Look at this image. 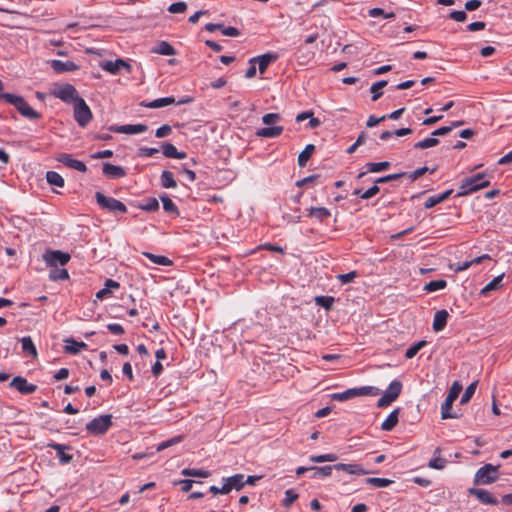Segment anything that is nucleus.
Segmentation results:
<instances>
[{"instance_id":"obj_52","label":"nucleus","mask_w":512,"mask_h":512,"mask_svg":"<svg viewBox=\"0 0 512 512\" xmlns=\"http://www.w3.org/2000/svg\"><path fill=\"white\" fill-rule=\"evenodd\" d=\"M438 143H439V140L436 137H430V138H426L424 140H421V141L415 143L414 148L426 149V148L434 147V146L438 145Z\"/></svg>"},{"instance_id":"obj_43","label":"nucleus","mask_w":512,"mask_h":512,"mask_svg":"<svg viewBox=\"0 0 512 512\" xmlns=\"http://www.w3.org/2000/svg\"><path fill=\"white\" fill-rule=\"evenodd\" d=\"M314 301L316 305L329 311L332 309L335 299L332 296H317L315 297Z\"/></svg>"},{"instance_id":"obj_60","label":"nucleus","mask_w":512,"mask_h":512,"mask_svg":"<svg viewBox=\"0 0 512 512\" xmlns=\"http://www.w3.org/2000/svg\"><path fill=\"white\" fill-rule=\"evenodd\" d=\"M405 175H406L405 172L386 175V176H383V177H380V178L376 179L375 183H376V185L378 183H387V182H390V181H393V180H397V179H399V178H401V177H403Z\"/></svg>"},{"instance_id":"obj_48","label":"nucleus","mask_w":512,"mask_h":512,"mask_svg":"<svg viewBox=\"0 0 512 512\" xmlns=\"http://www.w3.org/2000/svg\"><path fill=\"white\" fill-rule=\"evenodd\" d=\"M427 345V341L421 340L410 346L405 353L407 359H412L423 347Z\"/></svg>"},{"instance_id":"obj_19","label":"nucleus","mask_w":512,"mask_h":512,"mask_svg":"<svg viewBox=\"0 0 512 512\" xmlns=\"http://www.w3.org/2000/svg\"><path fill=\"white\" fill-rule=\"evenodd\" d=\"M50 66L56 73L72 72L78 69V66L72 61L51 60Z\"/></svg>"},{"instance_id":"obj_53","label":"nucleus","mask_w":512,"mask_h":512,"mask_svg":"<svg viewBox=\"0 0 512 512\" xmlns=\"http://www.w3.org/2000/svg\"><path fill=\"white\" fill-rule=\"evenodd\" d=\"M446 463H447V461L445 458H442L440 456H435L434 458H432L429 461L428 466L432 469L441 470V469L445 468Z\"/></svg>"},{"instance_id":"obj_23","label":"nucleus","mask_w":512,"mask_h":512,"mask_svg":"<svg viewBox=\"0 0 512 512\" xmlns=\"http://www.w3.org/2000/svg\"><path fill=\"white\" fill-rule=\"evenodd\" d=\"M448 317H449V314L446 310H439L435 313L434 315V320H433V330L435 332H439V331H442L446 325H447V320H448Z\"/></svg>"},{"instance_id":"obj_11","label":"nucleus","mask_w":512,"mask_h":512,"mask_svg":"<svg viewBox=\"0 0 512 512\" xmlns=\"http://www.w3.org/2000/svg\"><path fill=\"white\" fill-rule=\"evenodd\" d=\"M54 96L66 103H76L81 97L76 88L71 84H63L54 91Z\"/></svg>"},{"instance_id":"obj_13","label":"nucleus","mask_w":512,"mask_h":512,"mask_svg":"<svg viewBox=\"0 0 512 512\" xmlns=\"http://www.w3.org/2000/svg\"><path fill=\"white\" fill-rule=\"evenodd\" d=\"M10 387L25 395L32 394L37 389L36 385L28 383L27 379L21 376L14 377L10 382Z\"/></svg>"},{"instance_id":"obj_18","label":"nucleus","mask_w":512,"mask_h":512,"mask_svg":"<svg viewBox=\"0 0 512 512\" xmlns=\"http://www.w3.org/2000/svg\"><path fill=\"white\" fill-rule=\"evenodd\" d=\"M102 170H103V174L109 178L116 179V178H122V177L126 176V171L123 167L113 165L111 163H104Z\"/></svg>"},{"instance_id":"obj_12","label":"nucleus","mask_w":512,"mask_h":512,"mask_svg":"<svg viewBox=\"0 0 512 512\" xmlns=\"http://www.w3.org/2000/svg\"><path fill=\"white\" fill-rule=\"evenodd\" d=\"M56 160L62 163L63 165L71 169L77 170L79 172L84 173L87 171V166L85 165V163L80 160L74 159L71 154L61 153L56 157Z\"/></svg>"},{"instance_id":"obj_51","label":"nucleus","mask_w":512,"mask_h":512,"mask_svg":"<svg viewBox=\"0 0 512 512\" xmlns=\"http://www.w3.org/2000/svg\"><path fill=\"white\" fill-rule=\"evenodd\" d=\"M477 387V381L472 382L464 391L463 395L461 396L460 403L466 404L470 401L472 396L474 395Z\"/></svg>"},{"instance_id":"obj_33","label":"nucleus","mask_w":512,"mask_h":512,"mask_svg":"<svg viewBox=\"0 0 512 512\" xmlns=\"http://www.w3.org/2000/svg\"><path fill=\"white\" fill-rule=\"evenodd\" d=\"M160 181H161L162 187H164V188L169 189V188L177 187V182L174 179V175L169 170L162 171L161 176H160Z\"/></svg>"},{"instance_id":"obj_41","label":"nucleus","mask_w":512,"mask_h":512,"mask_svg":"<svg viewBox=\"0 0 512 512\" xmlns=\"http://www.w3.org/2000/svg\"><path fill=\"white\" fill-rule=\"evenodd\" d=\"M49 278L52 281L67 280L69 279V273L67 269H58L57 267H51Z\"/></svg>"},{"instance_id":"obj_47","label":"nucleus","mask_w":512,"mask_h":512,"mask_svg":"<svg viewBox=\"0 0 512 512\" xmlns=\"http://www.w3.org/2000/svg\"><path fill=\"white\" fill-rule=\"evenodd\" d=\"M338 459V456L334 453L322 454V455H312L309 457V460L313 463H323V462H334Z\"/></svg>"},{"instance_id":"obj_5","label":"nucleus","mask_w":512,"mask_h":512,"mask_svg":"<svg viewBox=\"0 0 512 512\" xmlns=\"http://www.w3.org/2000/svg\"><path fill=\"white\" fill-rule=\"evenodd\" d=\"M379 393V390L372 386H364L360 388H351L344 392L340 393H333L331 395V398L336 401H346L355 397L359 396H366V395H377Z\"/></svg>"},{"instance_id":"obj_55","label":"nucleus","mask_w":512,"mask_h":512,"mask_svg":"<svg viewBox=\"0 0 512 512\" xmlns=\"http://www.w3.org/2000/svg\"><path fill=\"white\" fill-rule=\"evenodd\" d=\"M182 438H183L182 436H176V437H173V438H171L169 440L163 441V442H161L157 446L156 450L157 451H162V450H164V449H166V448H168V447H170V446H172L174 444H177V443L181 442Z\"/></svg>"},{"instance_id":"obj_32","label":"nucleus","mask_w":512,"mask_h":512,"mask_svg":"<svg viewBox=\"0 0 512 512\" xmlns=\"http://www.w3.org/2000/svg\"><path fill=\"white\" fill-rule=\"evenodd\" d=\"M20 342L22 344V350L24 353L32 356L33 358L37 357L38 353L30 336L22 337Z\"/></svg>"},{"instance_id":"obj_36","label":"nucleus","mask_w":512,"mask_h":512,"mask_svg":"<svg viewBox=\"0 0 512 512\" xmlns=\"http://www.w3.org/2000/svg\"><path fill=\"white\" fill-rule=\"evenodd\" d=\"M65 342V351L70 354H77L87 346L84 342H78L74 339H68Z\"/></svg>"},{"instance_id":"obj_34","label":"nucleus","mask_w":512,"mask_h":512,"mask_svg":"<svg viewBox=\"0 0 512 512\" xmlns=\"http://www.w3.org/2000/svg\"><path fill=\"white\" fill-rule=\"evenodd\" d=\"M160 199L162 201L163 209L165 210V212L174 216H179L178 207L166 194L160 196Z\"/></svg>"},{"instance_id":"obj_45","label":"nucleus","mask_w":512,"mask_h":512,"mask_svg":"<svg viewBox=\"0 0 512 512\" xmlns=\"http://www.w3.org/2000/svg\"><path fill=\"white\" fill-rule=\"evenodd\" d=\"M387 85V81L380 80L376 83H374L371 88L370 92L372 93V101H377L382 96V89Z\"/></svg>"},{"instance_id":"obj_9","label":"nucleus","mask_w":512,"mask_h":512,"mask_svg":"<svg viewBox=\"0 0 512 512\" xmlns=\"http://www.w3.org/2000/svg\"><path fill=\"white\" fill-rule=\"evenodd\" d=\"M74 118L81 127H85L92 119V112L83 98L74 103Z\"/></svg>"},{"instance_id":"obj_56","label":"nucleus","mask_w":512,"mask_h":512,"mask_svg":"<svg viewBox=\"0 0 512 512\" xmlns=\"http://www.w3.org/2000/svg\"><path fill=\"white\" fill-rule=\"evenodd\" d=\"M357 277L356 271H351L346 274H339L337 275V279L341 284H348L354 281V279Z\"/></svg>"},{"instance_id":"obj_58","label":"nucleus","mask_w":512,"mask_h":512,"mask_svg":"<svg viewBox=\"0 0 512 512\" xmlns=\"http://www.w3.org/2000/svg\"><path fill=\"white\" fill-rule=\"evenodd\" d=\"M187 9V4L185 2H175L168 7V11L170 13H183Z\"/></svg>"},{"instance_id":"obj_25","label":"nucleus","mask_w":512,"mask_h":512,"mask_svg":"<svg viewBox=\"0 0 512 512\" xmlns=\"http://www.w3.org/2000/svg\"><path fill=\"white\" fill-rule=\"evenodd\" d=\"M307 216L315 218L319 222H324L331 216V212L325 207H311L308 210Z\"/></svg>"},{"instance_id":"obj_37","label":"nucleus","mask_w":512,"mask_h":512,"mask_svg":"<svg viewBox=\"0 0 512 512\" xmlns=\"http://www.w3.org/2000/svg\"><path fill=\"white\" fill-rule=\"evenodd\" d=\"M143 255L156 265L170 266L172 264V261L166 256L155 255L150 252H143Z\"/></svg>"},{"instance_id":"obj_22","label":"nucleus","mask_w":512,"mask_h":512,"mask_svg":"<svg viewBox=\"0 0 512 512\" xmlns=\"http://www.w3.org/2000/svg\"><path fill=\"white\" fill-rule=\"evenodd\" d=\"M102 69L112 74H116L120 71L121 68L130 69V65L122 59H117L115 61H106L101 64Z\"/></svg>"},{"instance_id":"obj_28","label":"nucleus","mask_w":512,"mask_h":512,"mask_svg":"<svg viewBox=\"0 0 512 512\" xmlns=\"http://www.w3.org/2000/svg\"><path fill=\"white\" fill-rule=\"evenodd\" d=\"M452 192H453V190L450 189V190L444 191L443 193H441L439 195H434V196L429 197L425 201L424 207L426 209H430V208L436 206L437 204L444 202L446 199L449 198V196L452 194Z\"/></svg>"},{"instance_id":"obj_4","label":"nucleus","mask_w":512,"mask_h":512,"mask_svg":"<svg viewBox=\"0 0 512 512\" xmlns=\"http://www.w3.org/2000/svg\"><path fill=\"white\" fill-rule=\"evenodd\" d=\"M498 468L499 466L485 464L475 473L474 484L489 485L494 483L499 478Z\"/></svg>"},{"instance_id":"obj_17","label":"nucleus","mask_w":512,"mask_h":512,"mask_svg":"<svg viewBox=\"0 0 512 512\" xmlns=\"http://www.w3.org/2000/svg\"><path fill=\"white\" fill-rule=\"evenodd\" d=\"M224 490L230 493L232 490H241L245 486L244 475L235 474L233 476L223 478Z\"/></svg>"},{"instance_id":"obj_7","label":"nucleus","mask_w":512,"mask_h":512,"mask_svg":"<svg viewBox=\"0 0 512 512\" xmlns=\"http://www.w3.org/2000/svg\"><path fill=\"white\" fill-rule=\"evenodd\" d=\"M402 391V383L399 380H393L383 396L378 399L377 406L379 408H384L389 406L392 402H394Z\"/></svg>"},{"instance_id":"obj_54","label":"nucleus","mask_w":512,"mask_h":512,"mask_svg":"<svg viewBox=\"0 0 512 512\" xmlns=\"http://www.w3.org/2000/svg\"><path fill=\"white\" fill-rule=\"evenodd\" d=\"M141 208L148 212L157 211L159 209V202L156 198H148Z\"/></svg>"},{"instance_id":"obj_35","label":"nucleus","mask_w":512,"mask_h":512,"mask_svg":"<svg viewBox=\"0 0 512 512\" xmlns=\"http://www.w3.org/2000/svg\"><path fill=\"white\" fill-rule=\"evenodd\" d=\"M314 151L315 146L313 144H308L298 156V165L300 167H305Z\"/></svg>"},{"instance_id":"obj_20","label":"nucleus","mask_w":512,"mask_h":512,"mask_svg":"<svg viewBox=\"0 0 512 512\" xmlns=\"http://www.w3.org/2000/svg\"><path fill=\"white\" fill-rule=\"evenodd\" d=\"M276 58H277L276 55L267 53V54H263L258 57L250 59V63H255V64L257 63L259 72L261 74H263L266 71L269 64L271 62L275 61Z\"/></svg>"},{"instance_id":"obj_6","label":"nucleus","mask_w":512,"mask_h":512,"mask_svg":"<svg viewBox=\"0 0 512 512\" xmlns=\"http://www.w3.org/2000/svg\"><path fill=\"white\" fill-rule=\"evenodd\" d=\"M111 426L112 416L110 414H106L92 419L86 424V430L92 435H103Z\"/></svg>"},{"instance_id":"obj_50","label":"nucleus","mask_w":512,"mask_h":512,"mask_svg":"<svg viewBox=\"0 0 512 512\" xmlns=\"http://www.w3.org/2000/svg\"><path fill=\"white\" fill-rule=\"evenodd\" d=\"M365 481H366L367 484H370V485H372L374 487H377V488L387 487V486H389L393 482L390 479L377 478V477L367 478Z\"/></svg>"},{"instance_id":"obj_24","label":"nucleus","mask_w":512,"mask_h":512,"mask_svg":"<svg viewBox=\"0 0 512 512\" xmlns=\"http://www.w3.org/2000/svg\"><path fill=\"white\" fill-rule=\"evenodd\" d=\"M161 149L164 156L167 158L184 159L187 157L185 152H179L177 148L169 142H164L161 146Z\"/></svg>"},{"instance_id":"obj_1","label":"nucleus","mask_w":512,"mask_h":512,"mask_svg":"<svg viewBox=\"0 0 512 512\" xmlns=\"http://www.w3.org/2000/svg\"><path fill=\"white\" fill-rule=\"evenodd\" d=\"M0 99H4L7 103L13 105L22 116L28 119L36 120L41 117V115L35 111L22 96L11 93H1Z\"/></svg>"},{"instance_id":"obj_3","label":"nucleus","mask_w":512,"mask_h":512,"mask_svg":"<svg viewBox=\"0 0 512 512\" xmlns=\"http://www.w3.org/2000/svg\"><path fill=\"white\" fill-rule=\"evenodd\" d=\"M490 185V180L487 179L486 173H478L470 178H467L460 186L458 196H464L476 192L480 189L486 188Z\"/></svg>"},{"instance_id":"obj_14","label":"nucleus","mask_w":512,"mask_h":512,"mask_svg":"<svg viewBox=\"0 0 512 512\" xmlns=\"http://www.w3.org/2000/svg\"><path fill=\"white\" fill-rule=\"evenodd\" d=\"M111 132L123 133V134H139L146 132L148 126L145 124H127V125H113L109 127Z\"/></svg>"},{"instance_id":"obj_57","label":"nucleus","mask_w":512,"mask_h":512,"mask_svg":"<svg viewBox=\"0 0 512 512\" xmlns=\"http://www.w3.org/2000/svg\"><path fill=\"white\" fill-rule=\"evenodd\" d=\"M297 498L298 494L294 490H287L285 492V498L283 499V506L289 507Z\"/></svg>"},{"instance_id":"obj_40","label":"nucleus","mask_w":512,"mask_h":512,"mask_svg":"<svg viewBox=\"0 0 512 512\" xmlns=\"http://www.w3.org/2000/svg\"><path fill=\"white\" fill-rule=\"evenodd\" d=\"M46 180L50 185L57 187H63L65 184L63 177L55 171H48L46 173Z\"/></svg>"},{"instance_id":"obj_26","label":"nucleus","mask_w":512,"mask_h":512,"mask_svg":"<svg viewBox=\"0 0 512 512\" xmlns=\"http://www.w3.org/2000/svg\"><path fill=\"white\" fill-rule=\"evenodd\" d=\"M284 128L282 126L265 127L258 129L256 135L262 138H275L282 134Z\"/></svg>"},{"instance_id":"obj_63","label":"nucleus","mask_w":512,"mask_h":512,"mask_svg":"<svg viewBox=\"0 0 512 512\" xmlns=\"http://www.w3.org/2000/svg\"><path fill=\"white\" fill-rule=\"evenodd\" d=\"M450 18L457 21V22H463L467 19V15L465 11H452L450 13Z\"/></svg>"},{"instance_id":"obj_10","label":"nucleus","mask_w":512,"mask_h":512,"mask_svg":"<svg viewBox=\"0 0 512 512\" xmlns=\"http://www.w3.org/2000/svg\"><path fill=\"white\" fill-rule=\"evenodd\" d=\"M95 198L98 205L103 209H107L109 211H118L121 213H125L127 211V207L124 203L115 198L107 197L101 192H96Z\"/></svg>"},{"instance_id":"obj_46","label":"nucleus","mask_w":512,"mask_h":512,"mask_svg":"<svg viewBox=\"0 0 512 512\" xmlns=\"http://www.w3.org/2000/svg\"><path fill=\"white\" fill-rule=\"evenodd\" d=\"M390 162L383 161V162H370L366 164L367 171L371 173H378L387 170L390 167Z\"/></svg>"},{"instance_id":"obj_8","label":"nucleus","mask_w":512,"mask_h":512,"mask_svg":"<svg viewBox=\"0 0 512 512\" xmlns=\"http://www.w3.org/2000/svg\"><path fill=\"white\" fill-rule=\"evenodd\" d=\"M71 259L69 253L60 250L47 249L43 254V260L48 267H57L58 265L65 266Z\"/></svg>"},{"instance_id":"obj_27","label":"nucleus","mask_w":512,"mask_h":512,"mask_svg":"<svg viewBox=\"0 0 512 512\" xmlns=\"http://www.w3.org/2000/svg\"><path fill=\"white\" fill-rule=\"evenodd\" d=\"M333 469H334L333 465H328V466H323V467L312 466V467H310V471H311L310 478L318 479V478L329 477V476H331Z\"/></svg>"},{"instance_id":"obj_39","label":"nucleus","mask_w":512,"mask_h":512,"mask_svg":"<svg viewBox=\"0 0 512 512\" xmlns=\"http://www.w3.org/2000/svg\"><path fill=\"white\" fill-rule=\"evenodd\" d=\"M485 259H490V256L488 254H484L482 256H479V257H476V258L472 259L471 261H465V262L455 266L454 267V271L455 272L464 271V270L468 269L471 265L479 264V263H481Z\"/></svg>"},{"instance_id":"obj_61","label":"nucleus","mask_w":512,"mask_h":512,"mask_svg":"<svg viewBox=\"0 0 512 512\" xmlns=\"http://www.w3.org/2000/svg\"><path fill=\"white\" fill-rule=\"evenodd\" d=\"M171 131L172 129L169 125H163L156 130L155 136L157 138H164L168 136L171 133Z\"/></svg>"},{"instance_id":"obj_30","label":"nucleus","mask_w":512,"mask_h":512,"mask_svg":"<svg viewBox=\"0 0 512 512\" xmlns=\"http://www.w3.org/2000/svg\"><path fill=\"white\" fill-rule=\"evenodd\" d=\"M400 409H394L381 425L383 431H391L398 423Z\"/></svg>"},{"instance_id":"obj_31","label":"nucleus","mask_w":512,"mask_h":512,"mask_svg":"<svg viewBox=\"0 0 512 512\" xmlns=\"http://www.w3.org/2000/svg\"><path fill=\"white\" fill-rule=\"evenodd\" d=\"M504 278V274H501L497 277H495L493 280H491L487 285H485L482 290L480 291V294L482 296H487L491 291L498 290L502 287V280Z\"/></svg>"},{"instance_id":"obj_38","label":"nucleus","mask_w":512,"mask_h":512,"mask_svg":"<svg viewBox=\"0 0 512 512\" xmlns=\"http://www.w3.org/2000/svg\"><path fill=\"white\" fill-rule=\"evenodd\" d=\"M446 286L447 282L443 279L432 280L424 285L423 290L427 293H432L438 290H442L446 288Z\"/></svg>"},{"instance_id":"obj_2","label":"nucleus","mask_w":512,"mask_h":512,"mask_svg":"<svg viewBox=\"0 0 512 512\" xmlns=\"http://www.w3.org/2000/svg\"><path fill=\"white\" fill-rule=\"evenodd\" d=\"M462 384L459 381H454L450 387L448 395L441 405V418L442 419H455L458 414L451 411L454 401L459 397L462 391Z\"/></svg>"},{"instance_id":"obj_42","label":"nucleus","mask_w":512,"mask_h":512,"mask_svg":"<svg viewBox=\"0 0 512 512\" xmlns=\"http://www.w3.org/2000/svg\"><path fill=\"white\" fill-rule=\"evenodd\" d=\"M155 53L165 56L175 55L176 51L174 47L166 41H161L157 48L154 50Z\"/></svg>"},{"instance_id":"obj_62","label":"nucleus","mask_w":512,"mask_h":512,"mask_svg":"<svg viewBox=\"0 0 512 512\" xmlns=\"http://www.w3.org/2000/svg\"><path fill=\"white\" fill-rule=\"evenodd\" d=\"M158 152H159V149H157V148L141 147L139 149V156L151 157L154 154H157Z\"/></svg>"},{"instance_id":"obj_44","label":"nucleus","mask_w":512,"mask_h":512,"mask_svg":"<svg viewBox=\"0 0 512 512\" xmlns=\"http://www.w3.org/2000/svg\"><path fill=\"white\" fill-rule=\"evenodd\" d=\"M181 474L189 477H200V478H208L210 476V472L202 469H194V468H185L181 471Z\"/></svg>"},{"instance_id":"obj_21","label":"nucleus","mask_w":512,"mask_h":512,"mask_svg":"<svg viewBox=\"0 0 512 512\" xmlns=\"http://www.w3.org/2000/svg\"><path fill=\"white\" fill-rule=\"evenodd\" d=\"M335 470H342L351 475H365L368 472L359 464L338 463L333 465Z\"/></svg>"},{"instance_id":"obj_15","label":"nucleus","mask_w":512,"mask_h":512,"mask_svg":"<svg viewBox=\"0 0 512 512\" xmlns=\"http://www.w3.org/2000/svg\"><path fill=\"white\" fill-rule=\"evenodd\" d=\"M470 495L475 496L481 503L486 505H497L499 501L489 491L480 488H470Z\"/></svg>"},{"instance_id":"obj_49","label":"nucleus","mask_w":512,"mask_h":512,"mask_svg":"<svg viewBox=\"0 0 512 512\" xmlns=\"http://www.w3.org/2000/svg\"><path fill=\"white\" fill-rule=\"evenodd\" d=\"M379 191H380V188L375 183L372 187H370L363 193L360 189H356L353 192V195H358V196H360L361 199H369V198L375 196Z\"/></svg>"},{"instance_id":"obj_64","label":"nucleus","mask_w":512,"mask_h":512,"mask_svg":"<svg viewBox=\"0 0 512 512\" xmlns=\"http://www.w3.org/2000/svg\"><path fill=\"white\" fill-rule=\"evenodd\" d=\"M107 329L115 335H122L124 333V328L117 323L108 324Z\"/></svg>"},{"instance_id":"obj_29","label":"nucleus","mask_w":512,"mask_h":512,"mask_svg":"<svg viewBox=\"0 0 512 512\" xmlns=\"http://www.w3.org/2000/svg\"><path fill=\"white\" fill-rule=\"evenodd\" d=\"M174 103H175V98L170 96V97L158 98V99H155L150 102H143L142 105L147 108L156 109V108H162V107L174 104Z\"/></svg>"},{"instance_id":"obj_59","label":"nucleus","mask_w":512,"mask_h":512,"mask_svg":"<svg viewBox=\"0 0 512 512\" xmlns=\"http://www.w3.org/2000/svg\"><path fill=\"white\" fill-rule=\"evenodd\" d=\"M281 119L280 114L278 113H267L262 117V122L265 125H272L278 122Z\"/></svg>"},{"instance_id":"obj_16","label":"nucleus","mask_w":512,"mask_h":512,"mask_svg":"<svg viewBox=\"0 0 512 512\" xmlns=\"http://www.w3.org/2000/svg\"><path fill=\"white\" fill-rule=\"evenodd\" d=\"M47 446L56 451L60 464L64 465L72 461L73 456L71 454L66 453L67 450H71V446L59 444L56 442L48 443Z\"/></svg>"}]
</instances>
